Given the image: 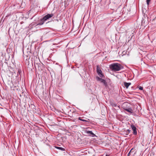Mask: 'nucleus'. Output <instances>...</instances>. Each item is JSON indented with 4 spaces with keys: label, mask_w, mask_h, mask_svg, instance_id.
<instances>
[{
    "label": "nucleus",
    "mask_w": 156,
    "mask_h": 156,
    "mask_svg": "<svg viewBox=\"0 0 156 156\" xmlns=\"http://www.w3.org/2000/svg\"><path fill=\"white\" fill-rule=\"evenodd\" d=\"M109 68L112 71H117L123 69V66L119 63H113L110 65Z\"/></svg>",
    "instance_id": "nucleus-1"
},
{
    "label": "nucleus",
    "mask_w": 156,
    "mask_h": 156,
    "mask_svg": "<svg viewBox=\"0 0 156 156\" xmlns=\"http://www.w3.org/2000/svg\"><path fill=\"white\" fill-rule=\"evenodd\" d=\"M130 105L127 102H125L122 104V107L124 110L132 113L133 112V111L132 109L130 107Z\"/></svg>",
    "instance_id": "nucleus-2"
},
{
    "label": "nucleus",
    "mask_w": 156,
    "mask_h": 156,
    "mask_svg": "<svg viewBox=\"0 0 156 156\" xmlns=\"http://www.w3.org/2000/svg\"><path fill=\"white\" fill-rule=\"evenodd\" d=\"M97 71L98 75L100 77H103L104 75L102 73V71L101 70L99 65H97Z\"/></svg>",
    "instance_id": "nucleus-3"
},
{
    "label": "nucleus",
    "mask_w": 156,
    "mask_h": 156,
    "mask_svg": "<svg viewBox=\"0 0 156 156\" xmlns=\"http://www.w3.org/2000/svg\"><path fill=\"white\" fill-rule=\"evenodd\" d=\"M54 15L53 13H51V14H48L47 15L44 16L43 17V18L45 21L49 19V18H51Z\"/></svg>",
    "instance_id": "nucleus-4"
},
{
    "label": "nucleus",
    "mask_w": 156,
    "mask_h": 156,
    "mask_svg": "<svg viewBox=\"0 0 156 156\" xmlns=\"http://www.w3.org/2000/svg\"><path fill=\"white\" fill-rule=\"evenodd\" d=\"M97 79L98 81H100L101 83H103L105 86H107V83L106 82L105 80L99 77H97Z\"/></svg>",
    "instance_id": "nucleus-5"
},
{
    "label": "nucleus",
    "mask_w": 156,
    "mask_h": 156,
    "mask_svg": "<svg viewBox=\"0 0 156 156\" xmlns=\"http://www.w3.org/2000/svg\"><path fill=\"white\" fill-rule=\"evenodd\" d=\"M131 127L132 130L133 131V134L134 135H136L137 134V132L136 127L134 125H132Z\"/></svg>",
    "instance_id": "nucleus-6"
},
{
    "label": "nucleus",
    "mask_w": 156,
    "mask_h": 156,
    "mask_svg": "<svg viewBox=\"0 0 156 156\" xmlns=\"http://www.w3.org/2000/svg\"><path fill=\"white\" fill-rule=\"evenodd\" d=\"M45 21V20H44L43 18L42 19H41L39 21L38 23L36 25V26L38 25H43Z\"/></svg>",
    "instance_id": "nucleus-7"
},
{
    "label": "nucleus",
    "mask_w": 156,
    "mask_h": 156,
    "mask_svg": "<svg viewBox=\"0 0 156 156\" xmlns=\"http://www.w3.org/2000/svg\"><path fill=\"white\" fill-rule=\"evenodd\" d=\"M87 133L89 134V135L92 137H94L96 136V135L94 134L92 131H87Z\"/></svg>",
    "instance_id": "nucleus-8"
},
{
    "label": "nucleus",
    "mask_w": 156,
    "mask_h": 156,
    "mask_svg": "<svg viewBox=\"0 0 156 156\" xmlns=\"http://www.w3.org/2000/svg\"><path fill=\"white\" fill-rule=\"evenodd\" d=\"M131 84V83H130L124 82V85L126 88H128L129 86Z\"/></svg>",
    "instance_id": "nucleus-9"
},
{
    "label": "nucleus",
    "mask_w": 156,
    "mask_h": 156,
    "mask_svg": "<svg viewBox=\"0 0 156 156\" xmlns=\"http://www.w3.org/2000/svg\"><path fill=\"white\" fill-rule=\"evenodd\" d=\"M55 147L57 149L60 150L62 151H65V149L63 148L62 147L55 146Z\"/></svg>",
    "instance_id": "nucleus-10"
},
{
    "label": "nucleus",
    "mask_w": 156,
    "mask_h": 156,
    "mask_svg": "<svg viewBox=\"0 0 156 156\" xmlns=\"http://www.w3.org/2000/svg\"><path fill=\"white\" fill-rule=\"evenodd\" d=\"M78 119L80 120L83 121V122H88V121L87 120L84 119H82L81 117H80Z\"/></svg>",
    "instance_id": "nucleus-11"
},
{
    "label": "nucleus",
    "mask_w": 156,
    "mask_h": 156,
    "mask_svg": "<svg viewBox=\"0 0 156 156\" xmlns=\"http://www.w3.org/2000/svg\"><path fill=\"white\" fill-rule=\"evenodd\" d=\"M21 71L20 69H19L18 70L17 76H18L19 75H20Z\"/></svg>",
    "instance_id": "nucleus-12"
},
{
    "label": "nucleus",
    "mask_w": 156,
    "mask_h": 156,
    "mask_svg": "<svg viewBox=\"0 0 156 156\" xmlns=\"http://www.w3.org/2000/svg\"><path fill=\"white\" fill-rule=\"evenodd\" d=\"M151 0H147V1H146L147 4L148 5H149Z\"/></svg>",
    "instance_id": "nucleus-13"
},
{
    "label": "nucleus",
    "mask_w": 156,
    "mask_h": 156,
    "mask_svg": "<svg viewBox=\"0 0 156 156\" xmlns=\"http://www.w3.org/2000/svg\"><path fill=\"white\" fill-rule=\"evenodd\" d=\"M130 132V129H128L126 130V133H127V134H128Z\"/></svg>",
    "instance_id": "nucleus-14"
},
{
    "label": "nucleus",
    "mask_w": 156,
    "mask_h": 156,
    "mask_svg": "<svg viewBox=\"0 0 156 156\" xmlns=\"http://www.w3.org/2000/svg\"><path fill=\"white\" fill-rule=\"evenodd\" d=\"M138 88H139V89L140 90H143V87L141 86H139Z\"/></svg>",
    "instance_id": "nucleus-15"
},
{
    "label": "nucleus",
    "mask_w": 156,
    "mask_h": 156,
    "mask_svg": "<svg viewBox=\"0 0 156 156\" xmlns=\"http://www.w3.org/2000/svg\"><path fill=\"white\" fill-rule=\"evenodd\" d=\"M112 105L113 106H114V107L116 106V105L115 104H113V105Z\"/></svg>",
    "instance_id": "nucleus-16"
},
{
    "label": "nucleus",
    "mask_w": 156,
    "mask_h": 156,
    "mask_svg": "<svg viewBox=\"0 0 156 156\" xmlns=\"http://www.w3.org/2000/svg\"><path fill=\"white\" fill-rule=\"evenodd\" d=\"M106 156H109V155L107 154H106Z\"/></svg>",
    "instance_id": "nucleus-17"
},
{
    "label": "nucleus",
    "mask_w": 156,
    "mask_h": 156,
    "mask_svg": "<svg viewBox=\"0 0 156 156\" xmlns=\"http://www.w3.org/2000/svg\"><path fill=\"white\" fill-rule=\"evenodd\" d=\"M129 153H130V152L129 153H128V155L129 154Z\"/></svg>",
    "instance_id": "nucleus-18"
}]
</instances>
